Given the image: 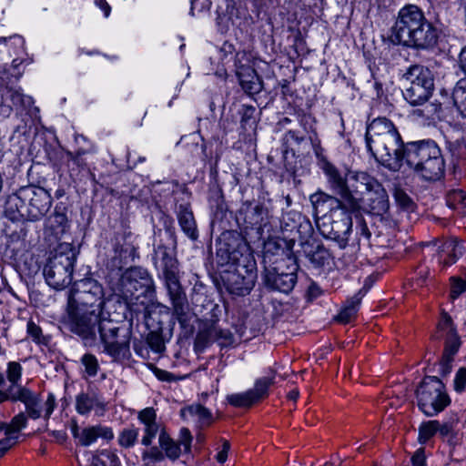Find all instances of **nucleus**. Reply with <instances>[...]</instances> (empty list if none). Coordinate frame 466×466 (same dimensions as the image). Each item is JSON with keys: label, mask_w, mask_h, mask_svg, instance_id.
<instances>
[{"label": "nucleus", "mask_w": 466, "mask_h": 466, "mask_svg": "<svg viewBox=\"0 0 466 466\" xmlns=\"http://www.w3.org/2000/svg\"><path fill=\"white\" fill-rule=\"evenodd\" d=\"M366 145L374 158L390 170L403 165V142L394 124L385 117L373 119L367 127Z\"/></svg>", "instance_id": "f257e3e1"}, {"label": "nucleus", "mask_w": 466, "mask_h": 466, "mask_svg": "<svg viewBox=\"0 0 466 466\" xmlns=\"http://www.w3.org/2000/svg\"><path fill=\"white\" fill-rule=\"evenodd\" d=\"M392 38L398 44L415 48H429L437 43V32L416 5L402 7L392 27Z\"/></svg>", "instance_id": "f03ea898"}, {"label": "nucleus", "mask_w": 466, "mask_h": 466, "mask_svg": "<svg viewBox=\"0 0 466 466\" xmlns=\"http://www.w3.org/2000/svg\"><path fill=\"white\" fill-rule=\"evenodd\" d=\"M426 180L439 178L444 170L441 149L433 142H412L405 146L403 163Z\"/></svg>", "instance_id": "7ed1b4c3"}, {"label": "nucleus", "mask_w": 466, "mask_h": 466, "mask_svg": "<svg viewBox=\"0 0 466 466\" xmlns=\"http://www.w3.org/2000/svg\"><path fill=\"white\" fill-rule=\"evenodd\" d=\"M192 436L187 428H182L179 433L178 441H174L165 430H162L158 436L159 448L153 447L145 451L142 460L145 466H152L156 462L162 461L166 457L171 461H176L181 454V446L184 451H190Z\"/></svg>", "instance_id": "20e7f679"}, {"label": "nucleus", "mask_w": 466, "mask_h": 466, "mask_svg": "<svg viewBox=\"0 0 466 466\" xmlns=\"http://www.w3.org/2000/svg\"><path fill=\"white\" fill-rule=\"evenodd\" d=\"M418 406L427 416L442 411L451 402L442 381L435 376H428L416 391Z\"/></svg>", "instance_id": "39448f33"}, {"label": "nucleus", "mask_w": 466, "mask_h": 466, "mask_svg": "<svg viewBox=\"0 0 466 466\" xmlns=\"http://www.w3.org/2000/svg\"><path fill=\"white\" fill-rule=\"evenodd\" d=\"M404 76L410 83L403 92L405 100L411 106H420L428 101L434 88V79L431 70L415 65L409 68Z\"/></svg>", "instance_id": "423d86ee"}, {"label": "nucleus", "mask_w": 466, "mask_h": 466, "mask_svg": "<svg viewBox=\"0 0 466 466\" xmlns=\"http://www.w3.org/2000/svg\"><path fill=\"white\" fill-rule=\"evenodd\" d=\"M107 321L106 319H101V313L84 308L70 307L68 311L67 323L70 330L80 336L88 346L95 343L100 323Z\"/></svg>", "instance_id": "0eeeda50"}, {"label": "nucleus", "mask_w": 466, "mask_h": 466, "mask_svg": "<svg viewBox=\"0 0 466 466\" xmlns=\"http://www.w3.org/2000/svg\"><path fill=\"white\" fill-rule=\"evenodd\" d=\"M73 252L56 253L49 258L44 268L46 283L55 289H63L72 281L75 264Z\"/></svg>", "instance_id": "6e6552de"}, {"label": "nucleus", "mask_w": 466, "mask_h": 466, "mask_svg": "<svg viewBox=\"0 0 466 466\" xmlns=\"http://www.w3.org/2000/svg\"><path fill=\"white\" fill-rule=\"evenodd\" d=\"M100 339L104 351L115 360L125 359L129 354L130 332L116 327L111 320L101 322Z\"/></svg>", "instance_id": "1a4fd4ad"}, {"label": "nucleus", "mask_w": 466, "mask_h": 466, "mask_svg": "<svg viewBox=\"0 0 466 466\" xmlns=\"http://www.w3.org/2000/svg\"><path fill=\"white\" fill-rule=\"evenodd\" d=\"M22 200L28 201L27 213L17 208V212L22 216H26L31 220H38L44 217L51 207V197L48 192L40 187H27L20 191V196H13L8 199V204H15Z\"/></svg>", "instance_id": "9d476101"}, {"label": "nucleus", "mask_w": 466, "mask_h": 466, "mask_svg": "<svg viewBox=\"0 0 466 466\" xmlns=\"http://www.w3.org/2000/svg\"><path fill=\"white\" fill-rule=\"evenodd\" d=\"M104 303L103 288L92 279H82L69 298L70 307L84 308L99 313H102Z\"/></svg>", "instance_id": "9b49d317"}, {"label": "nucleus", "mask_w": 466, "mask_h": 466, "mask_svg": "<svg viewBox=\"0 0 466 466\" xmlns=\"http://www.w3.org/2000/svg\"><path fill=\"white\" fill-rule=\"evenodd\" d=\"M435 338L445 339L441 367V373L447 375L451 371L453 358L461 347V339L451 318L444 311L441 313V320L438 323Z\"/></svg>", "instance_id": "f8f14e48"}, {"label": "nucleus", "mask_w": 466, "mask_h": 466, "mask_svg": "<svg viewBox=\"0 0 466 466\" xmlns=\"http://www.w3.org/2000/svg\"><path fill=\"white\" fill-rule=\"evenodd\" d=\"M348 189L343 208L360 210L361 201L380 182L365 172L348 171Z\"/></svg>", "instance_id": "ddd939ff"}, {"label": "nucleus", "mask_w": 466, "mask_h": 466, "mask_svg": "<svg viewBox=\"0 0 466 466\" xmlns=\"http://www.w3.org/2000/svg\"><path fill=\"white\" fill-rule=\"evenodd\" d=\"M257 278L256 267L253 263L248 268L238 267L235 272L229 274L228 278V289L230 292L237 295L248 294L255 285Z\"/></svg>", "instance_id": "4468645a"}, {"label": "nucleus", "mask_w": 466, "mask_h": 466, "mask_svg": "<svg viewBox=\"0 0 466 466\" xmlns=\"http://www.w3.org/2000/svg\"><path fill=\"white\" fill-rule=\"evenodd\" d=\"M389 208L390 203L388 194L380 183L364 197L360 209L376 216H382L387 213Z\"/></svg>", "instance_id": "2eb2a0df"}, {"label": "nucleus", "mask_w": 466, "mask_h": 466, "mask_svg": "<svg viewBox=\"0 0 466 466\" xmlns=\"http://www.w3.org/2000/svg\"><path fill=\"white\" fill-rule=\"evenodd\" d=\"M352 228V219L350 215L342 210L336 216L330 223V230L328 232L329 238L338 242L339 248H344L349 240V236Z\"/></svg>", "instance_id": "dca6fc26"}, {"label": "nucleus", "mask_w": 466, "mask_h": 466, "mask_svg": "<svg viewBox=\"0 0 466 466\" xmlns=\"http://www.w3.org/2000/svg\"><path fill=\"white\" fill-rule=\"evenodd\" d=\"M155 264L162 270L166 284L179 280L177 261L166 247L158 246L156 248Z\"/></svg>", "instance_id": "f3484780"}, {"label": "nucleus", "mask_w": 466, "mask_h": 466, "mask_svg": "<svg viewBox=\"0 0 466 466\" xmlns=\"http://www.w3.org/2000/svg\"><path fill=\"white\" fill-rule=\"evenodd\" d=\"M121 281L126 293L130 295L139 290L145 292L151 285V279L147 272L138 268H132L127 270Z\"/></svg>", "instance_id": "a211bd4d"}, {"label": "nucleus", "mask_w": 466, "mask_h": 466, "mask_svg": "<svg viewBox=\"0 0 466 466\" xmlns=\"http://www.w3.org/2000/svg\"><path fill=\"white\" fill-rule=\"evenodd\" d=\"M73 435L82 446H90L98 438L106 441H111L114 438L112 429L100 424L84 428L80 432L76 425L73 428Z\"/></svg>", "instance_id": "6ab92c4d"}, {"label": "nucleus", "mask_w": 466, "mask_h": 466, "mask_svg": "<svg viewBox=\"0 0 466 466\" xmlns=\"http://www.w3.org/2000/svg\"><path fill=\"white\" fill-rule=\"evenodd\" d=\"M137 418L144 425V435L141 439V443L145 446H149L157 434L165 429L157 421V412L153 408L143 409L139 411Z\"/></svg>", "instance_id": "aec40b11"}, {"label": "nucleus", "mask_w": 466, "mask_h": 466, "mask_svg": "<svg viewBox=\"0 0 466 466\" xmlns=\"http://www.w3.org/2000/svg\"><path fill=\"white\" fill-rule=\"evenodd\" d=\"M324 172L328 177V182L331 189L340 197V200L335 199L339 206H344L345 198L348 196V172L342 174L333 165L327 163L324 166Z\"/></svg>", "instance_id": "412c9836"}, {"label": "nucleus", "mask_w": 466, "mask_h": 466, "mask_svg": "<svg viewBox=\"0 0 466 466\" xmlns=\"http://www.w3.org/2000/svg\"><path fill=\"white\" fill-rule=\"evenodd\" d=\"M12 401H21L25 404L28 416L34 420L40 418V400L30 390L19 386L11 395Z\"/></svg>", "instance_id": "4be33fe9"}, {"label": "nucleus", "mask_w": 466, "mask_h": 466, "mask_svg": "<svg viewBox=\"0 0 466 466\" xmlns=\"http://www.w3.org/2000/svg\"><path fill=\"white\" fill-rule=\"evenodd\" d=\"M239 84L243 90L249 94H258L262 89V81L254 68L248 66H241L237 71Z\"/></svg>", "instance_id": "5701e85b"}, {"label": "nucleus", "mask_w": 466, "mask_h": 466, "mask_svg": "<svg viewBox=\"0 0 466 466\" xmlns=\"http://www.w3.org/2000/svg\"><path fill=\"white\" fill-rule=\"evenodd\" d=\"M463 248L461 241L451 238L444 242L439 252V263L447 268L454 264L462 255Z\"/></svg>", "instance_id": "b1692460"}, {"label": "nucleus", "mask_w": 466, "mask_h": 466, "mask_svg": "<svg viewBox=\"0 0 466 466\" xmlns=\"http://www.w3.org/2000/svg\"><path fill=\"white\" fill-rule=\"evenodd\" d=\"M76 409L81 415H86L91 410H95L98 416H101L105 410V404L96 395L82 393L76 397Z\"/></svg>", "instance_id": "393cba45"}, {"label": "nucleus", "mask_w": 466, "mask_h": 466, "mask_svg": "<svg viewBox=\"0 0 466 466\" xmlns=\"http://www.w3.org/2000/svg\"><path fill=\"white\" fill-rule=\"evenodd\" d=\"M168 290L174 312L177 317L185 315L187 309L186 295L180 286L179 280L166 284Z\"/></svg>", "instance_id": "a878e982"}, {"label": "nucleus", "mask_w": 466, "mask_h": 466, "mask_svg": "<svg viewBox=\"0 0 466 466\" xmlns=\"http://www.w3.org/2000/svg\"><path fill=\"white\" fill-rule=\"evenodd\" d=\"M181 416L186 420H194L208 424L211 420L210 411L200 404H193L181 410Z\"/></svg>", "instance_id": "bb28decb"}, {"label": "nucleus", "mask_w": 466, "mask_h": 466, "mask_svg": "<svg viewBox=\"0 0 466 466\" xmlns=\"http://www.w3.org/2000/svg\"><path fill=\"white\" fill-rule=\"evenodd\" d=\"M178 221L185 234L193 240L197 239L198 230L193 213L187 209L180 210L178 214Z\"/></svg>", "instance_id": "cd10ccee"}, {"label": "nucleus", "mask_w": 466, "mask_h": 466, "mask_svg": "<svg viewBox=\"0 0 466 466\" xmlns=\"http://www.w3.org/2000/svg\"><path fill=\"white\" fill-rule=\"evenodd\" d=\"M452 100L461 116L466 118V78L457 82L452 92Z\"/></svg>", "instance_id": "c85d7f7f"}, {"label": "nucleus", "mask_w": 466, "mask_h": 466, "mask_svg": "<svg viewBox=\"0 0 466 466\" xmlns=\"http://www.w3.org/2000/svg\"><path fill=\"white\" fill-rule=\"evenodd\" d=\"M360 299L359 295L351 298L338 314L337 320L343 324L351 321L356 317Z\"/></svg>", "instance_id": "c756f323"}, {"label": "nucleus", "mask_w": 466, "mask_h": 466, "mask_svg": "<svg viewBox=\"0 0 466 466\" xmlns=\"http://www.w3.org/2000/svg\"><path fill=\"white\" fill-rule=\"evenodd\" d=\"M227 400L230 405L238 408L249 407L256 402L254 394L250 390L228 395Z\"/></svg>", "instance_id": "7c9ffc66"}, {"label": "nucleus", "mask_w": 466, "mask_h": 466, "mask_svg": "<svg viewBox=\"0 0 466 466\" xmlns=\"http://www.w3.org/2000/svg\"><path fill=\"white\" fill-rule=\"evenodd\" d=\"M296 283L293 274H279L273 279V286L281 292L290 291Z\"/></svg>", "instance_id": "2f4dec72"}, {"label": "nucleus", "mask_w": 466, "mask_h": 466, "mask_svg": "<svg viewBox=\"0 0 466 466\" xmlns=\"http://www.w3.org/2000/svg\"><path fill=\"white\" fill-rule=\"evenodd\" d=\"M274 374L257 380L254 388L249 390L254 394L256 401L267 395L268 387L274 382Z\"/></svg>", "instance_id": "473e14b6"}, {"label": "nucleus", "mask_w": 466, "mask_h": 466, "mask_svg": "<svg viewBox=\"0 0 466 466\" xmlns=\"http://www.w3.org/2000/svg\"><path fill=\"white\" fill-rule=\"evenodd\" d=\"M26 425V417L23 412L15 415L9 424H3L0 429L5 430L6 437H14L13 433L18 432Z\"/></svg>", "instance_id": "72a5a7b5"}, {"label": "nucleus", "mask_w": 466, "mask_h": 466, "mask_svg": "<svg viewBox=\"0 0 466 466\" xmlns=\"http://www.w3.org/2000/svg\"><path fill=\"white\" fill-rule=\"evenodd\" d=\"M438 430V420H430L422 423L419 429V441L420 443H425L436 433Z\"/></svg>", "instance_id": "f704fd0d"}, {"label": "nucleus", "mask_w": 466, "mask_h": 466, "mask_svg": "<svg viewBox=\"0 0 466 466\" xmlns=\"http://www.w3.org/2000/svg\"><path fill=\"white\" fill-rule=\"evenodd\" d=\"M22 366L15 361H11L7 365L6 377L8 381L12 384L13 390L15 388H18L17 382L20 380L22 377Z\"/></svg>", "instance_id": "c9c22d12"}, {"label": "nucleus", "mask_w": 466, "mask_h": 466, "mask_svg": "<svg viewBox=\"0 0 466 466\" xmlns=\"http://www.w3.org/2000/svg\"><path fill=\"white\" fill-rule=\"evenodd\" d=\"M466 198V192L461 189H453L448 192L446 200L447 204L451 208L461 209Z\"/></svg>", "instance_id": "e433bc0d"}, {"label": "nucleus", "mask_w": 466, "mask_h": 466, "mask_svg": "<svg viewBox=\"0 0 466 466\" xmlns=\"http://www.w3.org/2000/svg\"><path fill=\"white\" fill-rule=\"evenodd\" d=\"M138 437V431L136 429H126L118 437V443L125 448L132 447Z\"/></svg>", "instance_id": "4c0bfd02"}, {"label": "nucleus", "mask_w": 466, "mask_h": 466, "mask_svg": "<svg viewBox=\"0 0 466 466\" xmlns=\"http://www.w3.org/2000/svg\"><path fill=\"white\" fill-rule=\"evenodd\" d=\"M81 362L84 365L85 370L88 376L94 377L96 375L99 365L97 359L94 355L85 354L81 359Z\"/></svg>", "instance_id": "58836bf2"}, {"label": "nucleus", "mask_w": 466, "mask_h": 466, "mask_svg": "<svg viewBox=\"0 0 466 466\" xmlns=\"http://www.w3.org/2000/svg\"><path fill=\"white\" fill-rule=\"evenodd\" d=\"M453 384L455 391L459 393L464 391L466 388V368L459 369L456 372Z\"/></svg>", "instance_id": "ea45409f"}, {"label": "nucleus", "mask_w": 466, "mask_h": 466, "mask_svg": "<svg viewBox=\"0 0 466 466\" xmlns=\"http://www.w3.org/2000/svg\"><path fill=\"white\" fill-rule=\"evenodd\" d=\"M396 202L400 207L405 209H410L412 206V201L410 197L403 192L402 190H396L394 194Z\"/></svg>", "instance_id": "a19ab883"}, {"label": "nucleus", "mask_w": 466, "mask_h": 466, "mask_svg": "<svg viewBox=\"0 0 466 466\" xmlns=\"http://www.w3.org/2000/svg\"><path fill=\"white\" fill-rule=\"evenodd\" d=\"M50 223L52 227L61 228V231H63L67 225V218L64 213L56 212L50 218Z\"/></svg>", "instance_id": "79ce46f5"}, {"label": "nucleus", "mask_w": 466, "mask_h": 466, "mask_svg": "<svg viewBox=\"0 0 466 466\" xmlns=\"http://www.w3.org/2000/svg\"><path fill=\"white\" fill-rule=\"evenodd\" d=\"M27 333L33 338L35 342H41L42 329L34 321L29 320L27 322Z\"/></svg>", "instance_id": "37998d69"}, {"label": "nucleus", "mask_w": 466, "mask_h": 466, "mask_svg": "<svg viewBox=\"0 0 466 466\" xmlns=\"http://www.w3.org/2000/svg\"><path fill=\"white\" fill-rule=\"evenodd\" d=\"M10 98L13 104L16 106H24L30 103V97L25 96L17 90L11 91Z\"/></svg>", "instance_id": "c03bdc74"}, {"label": "nucleus", "mask_w": 466, "mask_h": 466, "mask_svg": "<svg viewBox=\"0 0 466 466\" xmlns=\"http://www.w3.org/2000/svg\"><path fill=\"white\" fill-rule=\"evenodd\" d=\"M101 456L106 459V464L109 466H121L120 460L115 451L109 450H104L100 451Z\"/></svg>", "instance_id": "a18cd8bd"}, {"label": "nucleus", "mask_w": 466, "mask_h": 466, "mask_svg": "<svg viewBox=\"0 0 466 466\" xmlns=\"http://www.w3.org/2000/svg\"><path fill=\"white\" fill-rule=\"evenodd\" d=\"M466 290V281L461 279H454L452 283L451 296L452 299L458 298L462 292Z\"/></svg>", "instance_id": "49530a36"}, {"label": "nucleus", "mask_w": 466, "mask_h": 466, "mask_svg": "<svg viewBox=\"0 0 466 466\" xmlns=\"http://www.w3.org/2000/svg\"><path fill=\"white\" fill-rule=\"evenodd\" d=\"M147 339L148 344L153 350L157 352H161L162 350H164L165 346L159 336L150 335Z\"/></svg>", "instance_id": "de8ad7c7"}, {"label": "nucleus", "mask_w": 466, "mask_h": 466, "mask_svg": "<svg viewBox=\"0 0 466 466\" xmlns=\"http://www.w3.org/2000/svg\"><path fill=\"white\" fill-rule=\"evenodd\" d=\"M56 407V398L53 393H49L45 402V417L47 419L51 416Z\"/></svg>", "instance_id": "09e8293b"}, {"label": "nucleus", "mask_w": 466, "mask_h": 466, "mask_svg": "<svg viewBox=\"0 0 466 466\" xmlns=\"http://www.w3.org/2000/svg\"><path fill=\"white\" fill-rule=\"evenodd\" d=\"M255 111H256V109L252 106H242L241 122H242L243 125L248 124L249 122V120H251L253 118Z\"/></svg>", "instance_id": "8fccbe9b"}, {"label": "nucleus", "mask_w": 466, "mask_h": 466, "mask_svg": "<svg viewBox=\"0 0 466 466\" xmlns=\"http://www.w3.org/2000/svg\"><path fill=\"white\" fill-rule=\"evenodd\" d=\"M16 438L17 437H6L0 441V457L15 443Z\"/></svg>", "instance_id": "3c124183"}, {"label": "nucleus", "mask_w": 466, "mask_h": 466, "mask_svg": "<svg viewBox=\"0 0 466 466\" xmlns=\"http://www.w3.org/2000/svg\"><path fill=\"white\" fill-rule=\"evenodd\" d=\"M412 466H425V455L422 449L418 450L411 458Z\"/></svg>", "instance_id": "603ef678"}, {"label": "nucleus", "mask_w": 466, "mask_h": 466, "mask_svg": "<svg viewBox=\"0 0 466 466\" xmlns=\"http://www.w3.org/2000/svg\"><path fill=\"white\" fill-rule=\"evenodd\" d=\"M229 449V443L228 441H224L222 445V450L217 454V460L218 462L223 463L226 461Z\"/></svg>", "instance_id": "864d4df0"}, {"label": "nucleus", "mask_w": 466, "mask_h": 466, "mask_svg": "<svg viewBox=\"0 0 466 466\" xmlns=\"http://www.w3.org/2000/svg\"><path fill=\"white\" fill-rule=\"evenodd\" d=\"M96 4L104 12L105 17H108L110 15L111 7L106 2V0H96Z\"/></svg>", "instance_id": "5fc2aeb1"}, {"label": "nucleus", "mask_w": 466, "mask_h": 466, "mask_svg": "<svg viewBox=\"0 0 466 466\" xmlns=\"http://www.w3.org/2000/svg\"><path fill=\"white\" fill-rule=\"evenodd\" d=\"M12 394H15L13 387H9L7 391H3L0 390V404L6 401L7 400H11Z\"/></svg>", "instance_id": "6e6d98bb"}, {"label": "nucleus", "mask_w": 466, "mask_h": 466, "mask_svg": "<svg viewBox=\"0 0 466 466\" xmlns=\"http://www.w3.org/2000/svg\"><path fill=\"white\" fill-rule=\"evenodd\" d=\"M459 62L461 68L465 72L466 74V46L461 49L460 56H459Z\"/></svg>", "instance_id": "4d7b16f0"}, {"label": "nucleus", "mask_w": 466, "mask_h": 466, "mask_svg": "<svg viewBox=\"0 0 466 466\" xmlns=\"http://www.w3.org/2000/svg\"><path fill=\"white\" fill-rule=\"evenodd\" d=\"M92 466H106V459L100 453L95 455L92 460Z\"/></svg>", "instance_id": "13d9d810"}, {"label": "nucleus", "mask_w": 466, "mask_h": 466, "mask_svg": "<svg viewBox=\"0 0 466 466\" xmlns=\"http://www.w3.org/2000/svg\"><path fill=\"white\" fill-rule=\"evenodd\" d=\"M156 375L161 380H168L170 376L168 372L160 370H156Z\"/></svg>", "instance_id": "bf43d9fd"}, {"label": "nucleus", "mask_w": 466, "mask_h": 466, "mask_svg": "<svg viewBox=\"0 0 466 466\" xmlns=\"http://www.w3.org/2000/svg\"><path fill=\"white\" fill-rule=\"evenodd\" d=\"M299 392L297 389L290 390L288 393V399L296 401L299 398Z\"/></svg>", "instance_id": "052dcab7"}, {"label": "nucleus", "mask_w": 466, "mask_h": 466, "mask_svg": "<svg viewBox=\"0 0 466 466\" xmlns=\"http://www.w3.org/2000/svg\"><path fill=\"white\" fill-rule=\"evenodd\" d=\"M438 431H441V433L442 435H446V434H448V433H449V431H450V427H449V425H447V424H444V425H442V426H441V425L439 424V430H438Z\"/></svg>", "instance_id": "680f3d73"}, {"label": "nucleus", "mask_w": 466, "mask_h": 466, "mask_svg": "<svg viewBox=\"0 0 466 466\" xmlns=\"http://www.w3.org/2000/svg\"><path fill=\"white\" fill-rule=\"evenodd\" d=\"M14 44L22 46L24 45V40L19 36L14 37Z\"/></svg>", "instance_id": "e2e57ef3"}, {"label": "nucleus", "mask_w": 466, "mask_h": 466, "mask_svg": "<svg viewBox=\"0 0 466 466\" xmlns=\"http://www.w3.org/2000/svg\"><path fill=\"white\" fill-rule=\"evenodd\" d=\"M310 293L317 296L319 294V289L317 287L312 286L310 288Z\"/></svg>", "instance_id": "0e129e2a"}, {"label": "nucleus", "mask_w": 466, "mask_h": 466, "mask_svg": "<svg viewBox=\"0 0 466 466\" xmlns=\"http://www.w3.org/2000/svg\"><path fill=\"white\" fill-rule=\"evenodd\" d=\"M5 382V379L2 373H0V386L3 385Z\"/></svg>", "instance_id": "69168bd1"}, {"label": "nucleus", "mask_w": 466, "mask_h": 466, "mask_svg": "<svg viewBox=\"0 0 466 466\" xmlns=\"http://www.w3.org/2000/svg\"><path fill=\"white\" fill-rule=\"evenodd\" d=\"M321 196H322L323 198H330V199H333V198H331V197H329L328 195H324V194H322Z\"/></svg>", "instance_id": "338daca9"}, {"label": "nucleus", "mask_w": 466, "mask_h": 466, "mask_svg": "<svg viewBox=\"0 0 466 466\" xmlns=\"http://www.w3.org/2000/svg\"><path fill=\"white\" fill-rule=\"evenodd\" d=\"M16 62H17V60H16V59H15V60L13 61V65H14V66H17Z\"/></svg>", "instance_id": "774afa93"}]
</instances>
